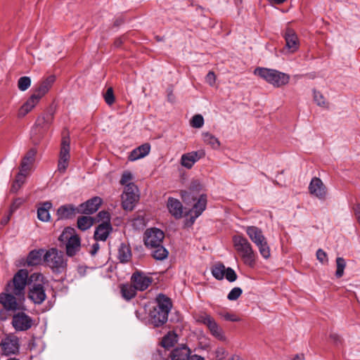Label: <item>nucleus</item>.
Here are the masks:
<instances>
[{"label":"nucleus","instance_id":"nucleus-1","mask_svg":"<svg viewBox=\"0 0 360 360\" xmlns=\"http://www.w3.org/2000/svg\"><path fill=\"white\" fill-rule=\"evenodd\" d=\"M232 242L244 264L254 268L257 255L249 240L242 234H237L232 237Z\"/></svg>","mask_w":360,"mask_h":360},{"label":"nucleus","instance_id":"nucleus-2","mask_svg":"<svg viewBox=\"0 0 360 360\" xmlns=\"http://www.w3.org/2000/svg\"><path fill=\"white\" fill-rule=\"evenodd\" d=\"M254 74L259 76L274 87H281L288 84L290 75L274 69L257 68Z\"/></svg>","mask_w":360,"mask_h":360},{"label":"nucleus","instance_id":"nucleus-3","mask_svg":"<svg viewBox=\"0 0 360 360\" xmlns=\"http://www.w3.org/2000/svg\"><path fill=\"white\" fill-rule=\"evenodd\" d=\"M245 230L251 241L259 249L262 257L265 259H269L271 256L270 248L266 237L263 234L262 230L255 226H246Z\"/></svg>","mask_w":360,"mask_h":360},{"label":"nucleus","instance_id":"nucleus-4","mask_svg":"<svg viewBox=\"0 0 360 360\" xmlns=\"http://www.w3.org/2000/svg\"><path fill=\"white\" fill-rule=\"evenodd\" d=\"M44 260L53 272L56 274L65 271L68 266L63 252L54 248H50L46 252Z\"/></svg>","mask_w":360,"mask_h":360},{"label":"nucleus","instance_id":"nucleus-5","mask_svg":"<svg viewBox=\"0 0 360 360\" xmlns=\"http://www.w3.org/2000/svg\"><path fill=\"white\" fill-rule=\"evenodd\" d=\"M28 271L21 269L14 275L13 280L7 284L6 290L18 297H23L27 284Z\"/></svg>","mask_w":360,"mask_h":360},{"label":"nucleus","instance_id":"nucleus-6","mask_svg":"<svg viewBox=\"0 0 360 360\" xmlns=\"http://www.w3.org/2000/svg\"><path fill=\"white\" fill-rule=\"evenodd\" d=\"M75 232L73 228L67 227L58 238L60 242L66 243V254L69 257L75 255L80 249V238Z\"/></svg>","mask_w":360,"mask_h":360},{"label":"nucleus","instance_id":"nucleus-7","mask_svg":"<svg viewBox=\"0 0 360 360\" xmlns=\"http://www.w3.org/2000/svg\"><path fill=\"white\" fill-rule=\"evenodd\" d=\"M20 347V339L13 333L6 335L0 342L1 354L4 356L18 354Z\"/></svg>","mask_w":360,"mask_h":360},{"label":"nucleus","instance_id":"nucleus-8","mask_svg":"<svg viewBox=\"0 0 360 360\" xmlns=\"http://www.w3.org/2000/svg\"><path fill=\"white\" fill-rule=\"evenodd\" d=\"M138 191V188L135 184H129L124 186L122 194V205L124 210L131 211L134 209L135 203L139 198Z\"/></svg>","mask_w":360,"mask_h":360},{"label":"nucleus","instance_id":"nucleus-9","mask_svg":"<svg viewBox=\"0 0 360 360\" xmlns=\"http://www.w3.org/2000/svg\"><path fill=\"white\" fill-rule=\"evenodd\" d=\"M196 321L205 325L210 333L217 339L220 340L224 339L222 328L210 315L206 313L200 314L196 316Z\"/></svg>","mask_w":360,"mask_h":360},{"label":"nucleus","instance_id":"nucleus-10","mask_svg":"<svg viewBox=\"0 0 360 360\" xmlns=\"http://www.w3.org/2000/svg\"><path fill=\"white\" fill-rule=\"evenodd\" d=\"M70 146L68 137H63L60 144L59 160L58 162V171L64 174L69 165L70 159Z\"/></svg>","mask_w":360,"mask_h":360},{"label":"nucleus","instance_id":"nucleus-11","mask_svg":"<svg viewBox=\"0 0 360 360\" xmlns=\"http://www.w3.org/2000/svg\"><path fill=\"white\" fill-rule=\"evenodd\" d=\"M54 118V112L49 109L47 112L39 116L32 131L34 134H43L51 124Z\"/></svg>","mask_w":360,"mask_h":360},{"label":"nucleus","instance_id":"nucleus-12","mask_svg":"<svg viewBox=\"0 0 360 360\" xmlns=\"http://www.w3.org/2000/svg\"><path fill=\"white\" fill-rule=\"evenodd\" d=\"M165 233L158 228L148 229L144 233V244L148 248L162 244Z\"/></svg>","mask_w":360,"mask_h":360},{"label":"nucleus","instance_id":"nucleus-13","mask_svg":"<svg viewBox=\"0 0 360 360\" xmlns=\"http://www.w3.org/2000/svg\"><path fill=\"white\" fill-rule=\"evenodd\" d=\"M11 323L16 331H26L32 328L33 320L25 312H18L13 316Z\"/></svg>","mask_w":360,"mask_h":360},{"label":"nucleus","instance_id":"nucleus-14","mask_svg":"<svg viewBox=\"0 0 360 360\" xmlns=\"http://www.w3.org/2000/svg\"><path fill=\"white\" fill-rule=\"evenodd\" d=\"M309 193L319 200H323L326 198L327 188L321 179L314 177L309 185Z\"/></svg>","mask_w":360,"mask_h":360},{"label":"nucleus","instance_id":"nucleus-15","mask_svg":"<svg viewBox=\"0 0 360 360\" xmlns=\"http://www.w3.org/2000/svg\"><path fill=\"white\" fill-rule=\"evenodd\" d=\"M28 298L35 304H41L46 299L45 289L41 283H34L29 288Z\"/></svg>","mask_w":360,"mask_h":360},{"label":"nucleus","instance_id":"nucleus-16","mask_svg":"<svg viewBox=\"0 0 360 360\" xmlns=\"http://www.w3.org/2000/svg\"><path fill=\"white\" fill-rule=\"evenodd\" d=\"M131 281L138 290L143 291L151 284L153 278L143 272L136 271L132 274Z\"/></svg>","mask_w":360,"mask_h":360},{"label":"nucleus","instance_id":"nucleus-17","mask_svg":"<svg viewBox=\"0 0 360 360\" xmlns=\"http://www.w3.org/2000/svg\"><path fill=\"white\" fill-rule=\"evenodd\" d=\"M101 203L102 199L100 197H94L79 205V212L86 214H93L98 210Z\"/></svg>","mask_w":360,"mask_h":360},{"label":"nucleus","instance_id":"nucleus-18","mask_svg":"<svg viewBox=\"0 0 360 360\" xmlns=\"http://www.w3.org/2000/svg\"><path fill=\"white\" fill-rule=\"evenodd\" d=\"M205 155V153L202 150L183 154L181 158V165L187 169H191L198 160Z\"/></svg>","mask_w":360,"mask_h":360},{"label":"nucleus","instance_id":"nucleus-19","mask_svg":"<svg viewBox=\"0 0 360 360\" xmlns=\"http://www.w3.org/2000/svg\"><path fill=\"white\" fill-rule=\"evenodd\" d=\"M285 40V46L290 52H295L300 46L298 37L295 32L291 28H287L283 34Z\"/></svg>","mask_w":360,"mask_h":360},{"label":"nucleus","instance_id":"nucleus-20","mask_svg":"<svg viewBox=\"0 0 360 360\" xmlns=\"http://www.w3.org/2000/svg\"><path fill=\"white\" fill-rule=\"evenodd\" d=\"M14 295L9 292L0 293V303L6 310L14 311L19 309L17 299Z\"/></svg>","mask_w":360,"mask_h":360},{"label":"nucleus","instance_id":"nucleus-21","mask_svg":"<svg viewBox=\"0 0 360 360\" xmlns=\"http://www.w3.org/2000/svg\"><path fill=\"white\" fill-rule=\"evenodd\" d=\"M167 207L169 212L175 219H181L183 217L184 207L179 200L169 197L167 200Z\"/></svg>","mask_w":360,"mask_h":360},{"label":"nucleus","instance_id":"nucleus-22","mask_svg":"<svg viewBox=\"0 0 360 360\" xmlns=\"http://www.w3.org/2000/svg\"><path fill=\"white\" fill-rule=\"evenodd\" d=\"M207 198L206 195H201L198 201L194 204L193 209L190 210L191 214L190 221L193 224L195 219L198 218L206 208Z\"/></svg>","mask_w":360,"mask_h":360},{"label":"nucleus","instance_id":"nucleus-23","mask_svg":"<svg viewBox=\"0 0 360 360\" xmlns=\"http://www.w3.org/2000/svg\"><path fill=\"white\" fill-rule=\"evenodd\" d=\"M112 227L109 221H103L100 224L96 229L94 232V238L96 240L105 241L110 232Z\"/></svg>","mask_w":360,"mask_h":360},{"label":"nucleus","instance_id":"nucleus-24","mask_svg":"<svg viewBox=\"0 0 360 360\" xmlns=\"http://www.w3.org/2000/svg\"><path fill=\"white\" fill-rule=\"evenodd\" d=\"M77 213H79V207H76L72 204L62 205L57 210L58 219H71Z\"/></svg>","mask_w":360,"mask_h":360},{"label":"nucleus","instance_id":"nucleus-25","mask_svg":"<svg viewBox=\"0 0 360 360\" xmlns=\"http://www.w3.org/2000/svg\"><path fill=\"white\" fill-rule=\"evenodd\" d=\"M155 300L157 304L154 308L169 314L172 307L171 299L163 294H159Z\"/></svg>","mask_w":360,"mask_h":360},{"label":"nucleus","instance_id":"nucleus-26","mask_svg":"<svg viewBox=\"0 0 360 360\" xmlns=\"http://www.w3.org/2000/svg\"><path fill=\"white\" fill-rule=\"evenodd\" d=\"M37 150L36 148H31L30 149L25 155L22 159L20 169H21L22 171H27L28 172L30 170L32 165L34 164L35 161V157L37 155Z\"/></svg>","mask_w":360,"mask_h":360},{"label":"nucleus","instance_id":"nucleus-27","mask_svg":"<svg viewBox=\"0 0 360 360\" xmlns=\"http://www.w3.org/2000/svg\"><path fill=\"white\" fill-rule=\"evenodd\" d=\"M150 321L155 327H159L165 324L168 319V314L153 309L150 313Z\"/></svg>","mask_w":360,"mask_h":360},{"label":"nucleus","instance_id":"nucleus-28","mask_svg":"<svg viewBox=\"0 0 360 360\" xmlns=\"http://www.w3.org/2000/svg\"><path fill=\"white\" fill-rule=\"evenodd\" d=\"M191 353V349L183 345L174 349L170 354V358L172 360H188Z\"/></svg>","mask_w":360,"mask_h":360},{"label":"nucleus","instance_id":"nucleus-29","mask_svg":"<svg viewBox=\"0 0 360 360\" xmlns=\"http://www.w3.org/2000/svg\"><path fill=\"white\" fill-rule=\"evenodd\" d=\"M55 79V76H49L45 79L41 81L39 86L36 88V89L34 90V93H35L41 98L49 91V90L54 83Z\"/></svg>","mask_w":360,"mask_h":360},{"label":"nucleus","instance_id":"nucleus-30","mask_svg":"<svg viewBox=\"0 0 360 360\" xmlns=\"http://www.w3.org/2000/svg\"><path fill=\"white\" fill-rule=\"evenodd\" d=\"M40 99L41 98L38 95L33 93L29 99L21 107L20 114L22 116L25 115L32 110V109L39 103Z\"/></svg>","mask_w":360,"mask_h":360},{"label":"nucleus","instance_id":"nucleus-31","mask_svg":"<svg viewBox=\"0 0 360 360\" xmlns=\"http://www.w3.org/2000/svg\"><path fill=\"white\" fill-rule=\"evenodd\" d=\"M52 207V203L46 201L42 203L37 210V217L41 221H49L50 219L49 210Z\"/></svg>","mask_w":360,"mask_h":360},{"label":"nucleus","instance_id":"nucleus-32","mask_svg":"<svg viewBox=\"0 0 360 360\" xmlns=\"http://www.w3.org/2000/svg\"><path fill=\"white\" fill-rule=\"evenodd\" d=\"M151 250V255L156 260H164L167 258L169 252L167 249L160 244L157 247L150 248Z\"/></svg>","mask_w":360,"mask_h":360},{"label":"nucleus","instance_id":"nucleus-33","mask_svg":"<svg viewBox=\"0 0 360 360\" xmlns=\"http://www.w3.org/2000/svg\"><path fill=\"white\" fill-rule=\"evenodd\" d=\"M131 257L130 248L124 243H121L118 249V258L122 263L127 262Z\"/></svg>","mask_w":360,"mask_h":360},{"label":"nucleus","instance_id":"nucleus-34","mask_svg":"<svg viewBox=\"0 0 360 360\" xmlns=\"http://www.w3.org/2000/svg\"><path fill=\"white\" fill-rule=\"evenodd\" d=\"M136 290H138L135 288L134 284H124L121 287L122 295L127 300L134 297L136 294Z\"/></svg>","mask_w":360,"mask_h":360},{"label":"nucleus","instance_id":"nucleus-35","mask_svg":"<svg viewBox=\"0 0 360 360\" xmlns=\"http://www.w3.org/2000/svg\"><path fill=\"white\" fill-rule=\"evenodd\" d=\"M94 219L89 216H83L77 219V227L82 231L89 229L94 224Z\"/></svg>","mask_w":360,"mask_h":360},{"label":"nucleus","instance_id":"nucleus-36","mask_svg":"<svg viewBox=\"0 0 360 360\" xmlns=\"http://www.w3.org/2000/svg\"><path fill=\"white\" fill-rule=\"evenodd\" d=\"M203 141L210 145L212 148L217 149L220 146V142L217 137L210 132H203L202 134Z\"/></svg>","mask_w":360,"mask_h":360},{"label":"nucleus","instance_id":"nucleus-37","mask_svg":"<svg viewBox=\"0 0 360 360\" xmlns=\"http://www.w3.org/2000/svg\"><path fill=\"white\" fill-rule=\"evenodd\" d=\"M176 342L177 335L173 331H169L163 337L161 344L163 347L169 348L172 347Z\"/></svg>","mask_w":360,"mask_h":360},{"label":"nucleus","instance_id":"nucleus-38","mask_svg":"<svg viewBox=\"0 0 360 360\" xmlns=\"http://www.w3.org/2000/svg\"><path fill=\"white\" fill-rule=\"evenodd\" d=\"M225 270V266L219 263L212 268V274L216 279L222 280L224 278Z\"/></svg>","mask_w":360,"mask_h":360},{"label":"nucleus","instance_id":"nucleus-39","mask_svg":"<svg viewBox=\"0 0 360 360\" xmlns=\"http://www.w3.org/2000/svg\"><path fill=\"white\" fill-rule=\"evenodd\" d=\"M41 253L40 251L32 250L27 257V262L29 266H34L38 264L41 261Z\"/></svg>","mask_w":360,"mask_h":360},{"label":"nucleus","instance_id":"nucleus-40","mask_svg":"<svg viewBox=\"0 0 360 360\" xmlns=\"http://www.w3.org/2000/svg\"><path fill=\"white\" fill-rule=\"evenodd\" d=\"M337 269L335 271V276L338 278H340L344 274V270L346 266V262L342 257H337L336 259Z\"/></svg>","mask_w":360,"mask_h":360},{"label":"nucleus","instance_id":"nucleus-41","mask_svg":"<svg viewBox=\"0 0 360 360\" xmlns=\"http://www.w3.org/2000/svg\"><path fill=\"white\" fill-rule=\"evenodd\" d=\"M30 85L31 79L29 77H21L18 81V87L22 91H26L30 86Z\"/></svg>","mask_w":360,"mask_h":360},{"label":"nucleus","instance_id":"nucleus-42","mask_svg":"<svg viewBox=\"0 0 360 360\" xmlns=\"http://www.w3.org/2000/svg\"><path fill=\"white\" fill-rule=\"evenodd\" d=\"M204 124V118L200 115H195L191 120V125L194 128H200Z\"/></svg>","mask_w":360,"mask_h":360},{"label":"nucleus","instance_id":"nucleus-43","mask_svg":"<svg viewBox=\"0 0 360 360\" xmlns=\"http://www.w3.org/2000/svg\"><path fill=\"white\" fill-rule=\"evenodd\" d=\"M133 176L131 173L129 171H125L121 177V179L120 181V183L121 185L127 186L129 184H134V183H131V181L132 180Z\"/></svg>","mask_w":360,"mask_h":360},{"label":"nucleus","instance_id":"nucleus-44","mask_svg":"<svg viewBox=\"0 0 360 360\" xmlns=\"http://www.w3.org/2000/svg\"><path fill=\"white\" fill-rule=\"evenodd\" d=\"M103 96H104L105 103L108 105H111L112 104L114 103L115 98V96H114L113 89L112 87H109L107 89V91L104 94Z\"/></svg>","mask_w":360,"mask_h":360},{"label":"nucleus","instance_id":"nucleus-45","mask_svg":"<svg viewBox=\"0 0 360 360\" xmlns=\"http://www.w3.org/2000/svg\"><path fill=\"white\" fill-rule=\"evenodd\" d=\"M242 292L243 290L240 288L235 287L229 292L227 298L231 301L236 300L241 295Z\"/></svg>","mask_w":360,"mask_h":360},{"label":"nucleus","instance_id":"nucleus-46","mask_svg":"<svg viewBox=\"0 0 360 360\" xmlns=\"http://www.w3.org/2000/svg\"><path fill=\"white\" fill-rule=\"evenodd\" d=\"M316 258L322 264H327L328 263V255L326 252L322 249H319L316 251Z\"/></svg>","mask_w":360,"mask_h":360},{"label":"nucleus","instance_id":"nucleus-47","mask_svg":"<svg viewBox=\"0 0 360 360\" xmlns=\"http://www.w3.org/2000/svg\"><path fill=\"white\" fill-rule=\"evenodd\" d=\"M224 277L229 282H233L237 279V274L232 268L228 267L225 270Z\"/></svg>","mask_w":360,"mask_h":360},{"label":"nucleus","instance_id":"nucleus-48","mask_svg":"<svg viewBox=\"0 0 360 360\" xmlns=\"http://www.w3.org/2000/svg\"><path fill=\"white\" fill-rule=\"evenodd\" d=\"M314 98L317 105L320 106H324L326 104L325 98L320 92H314Z\"/></svg>","mask_w":360,"mask_h":360},{"label":"nucleus","instance_id":"nucleus-49","mask_svg":"<svg viewBox=\"0 0 360 360\" xmlns=\"http://www.w3.org/2000/svg\"><path fill=\"white\" fill-rule=\"evenodd\" d=\"M136 148L139 150V153H140L141 154V158H143L149 153L150 150V146L148 143H145V144H143V145L139 146Z\"/></svg>","mask_w":360,"mask_h":360},{"label":"nucleus","instance_id":"nucleus-50","mask_svg":"<svg viewBox=\"0 0 360 360\" xmlns=\"http://www.w3.org/2000/svg\"><path fill=\"white\" fill-rule=\"evenodd\" d=\"M220 315L226 321H233V322H236V321H240V319L233 314L226 312V313H221V314H220Z\"/></svg>","mask_w":360,"mask_h":360},{"label":"nucleus","instance_id":"nucleus-51","mask_svg":"<svg viewBox=\"0 0 360 360\" xmlns=\"http://www.w3.org/2000/svg\"><path fill=\"white\" fill-rule=\"evenodd\" d=\"M194 186V183L192 184L191 188H190V191H181V197L182 198L184 199V200L185 202H187L190 200V198H191L193 200H195L196 199V197H194L192 193H191V191L193 189Z\"/></svg>","mask_w":360,"mask_h":360},{"label":"nucleus","instance_id":"nucleus-52","mask_svg":"<svg viewBox=\"0 0 360 360\" xmlns=\"http://www.w3.org/2000/svg\"><path fill=\"white\" fill-rule=\"evenodd\" d=\"M27 171H22L21 169H20L19 173L17 174L15 179L14 181L16 183H18L20 186H22L25 183V176Z\"/></svg>","mask_w":360,"mask_h":360},{"label":"nucleus","instance_id":"nucleus-53","mask_svg":"<svg viewBox=\"0 0 360 360\" xmlns=\"http://www.w3.org/2000/svg\"><path fill=\"white\" fill-rule=\"evenodd\" d=\"M216 80V76L214 72L210 71L206 77H205V81L207 84H209L210 86H213L215 83Z\"/></svg>","mask_w":360,"mask_h":360},{"label":"nucleus","instance_id":"nucleus-54","mask_svg":"<svg viewBox=\"0 0 360 360\" xmlns=\"http://www.w3.org/2000/svg\"><path fill=\"white\" fill-rule=\"evenodd\" d=\"M97 217L98 218L99 220H101L103 221H110V214L107 211H101L98 213L97 214Z\"/></svg>","mask_w":360,"mask_h":360},{"label":"nucleus","instance_id":"nucleus-55","mask_svg":"<svg viewBox=\"0 0 360 360\" xmlns=\"http://www.w3.org/2000/svg\"><path fill=\"white\" fill-rule=\"evenodd\" d=\"M141 155V154L140 153H139V150H137V148H135L134 150H133L131 152V153L129 156V160L131 161H135L136 160L142 158Z\"/></svg>","mask_w":360,"mask_h":360},{"label":"nucleus","instance_id":"nucleus-56","mask_svg":"<svg viewBox=\"0 0 360 360\" xmlns=\"http://www.w3.org/2000/svg\"><path fill=\"white\" fill-rule=\"evenodd\" d=\"M330 338L335 344H338V343L340 342V341H341V338H340V335L337 333H330Z\"/></svg>","mask_w":360,"mask_h":360},{"label":"nucleus","instance_id":"nucleus-57","mask_svg":"<svg viewBox=\"0 0 360 360\" xmlns=\"http://www.w3.org/2000/svg\"><path fill=\"white\" fill-rule=\"evenodd\" d=\"M354 214L358 223L360 225V204H357L354 207Z\"/></svg>","mask_w":360,"mask_h":360},{"label":"nucleus","instance_id":"nucleus-58","mask_svg":"<svg viewBox=\"0 0 360 360\" xmlns=\"http://www.w3.org/2000/svg\"><path fill=\"white\" fill-rule=\"evenodd\" d=\"M21 186H22L18 184V183H16L15 181H13L12 185H11V193H16V192H18Z\"/></svg>","mask_w":360,"mask_h":360},{"label":"nucleus","instance_id":"nucleus-59","mask_svg":"<svg viewBox=\"0 0 360 360\" xmlns=\"http://www.w3.org/2000/svg\"><path fill=\"white\" fill-rule=\"evenodd\" d=\"M100 248V246H99V244L98 243H95L94 244H93L92 247H91V250H90V253L91 255H94L97 253L98 250H99Z\"/></svg>","mask_w":360,"mask_h":360},{"label":"nucleus","instance_id":"nucleus-60","mask_svg":"<svg viewBox=\"0 0 360 360\" xmlns=\"http://www.w3.org/2000/svg\"><path fill=\"white\" fill-rule=\"evenodd\" d=\"M34 278L35 281H42L44 276L40 274H33L31 275V280Z\"/></svg>","mask_w":360,"mask_h":360},{"label":"nucleus","instance_id":"nucleus-61","mask_svg":"<svg viewBox=\"0 0 360 360\" xmlns=\"http://www.w3.org/2000/svg\"><path fill=\"white\" fill-rule=\"evenodd\" d=\"M7 311L8 310H6L5 309H1L0 311V319L1 321H5L7 319V314H6Z\"/></svg>","mask_w":360,"mask_h":360},{"label":"nucleus","instance_id":"nucleus-62","mask_svg":"<svg viewBox=\"0 0 360 360\" xmlns=\"http://www.w3.org/2000/svg\"><path fill=\"white\" fill-rule=\"evenodd\" d=\"M20 203H21L20 199L16 200V201H15L13 202V204L11 205V212H13L18 207V205Z\"/></svg>","mask_w":360,"mask_h":360},{"label":"nucleus","instance_id":"nucleus-63","mask_svg":"<svg viewBox=\"0 0 360 360\" xmlns=\"http://www.w3.org/2000/svg\"><path fill=\"white\" fill-rule=\"evenodd\" d=\"M188 360H205L204 358H202V356H199V355H197V354H193V355H191Z\"/></svg>","mask_w":360,"mask_h":360},{"label":"nucleus","instance_id":"nucleus-64","mask_svg":"<svg viewBox=\"0 0 360 360\" xmlns=\"http://www.w3.org/2000/svg\"><path fill=\"white\" fill-rule=\"evenodd\" d=\"M271 4H281L286 0H269Z\"/></svg>","mask_w":360,"mask_h":360}]
</instances>
